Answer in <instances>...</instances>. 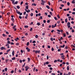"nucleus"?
<instances>
[{"instance_id":"nucleus-1","label":"nucleus","mask_w":75,"mask_h":75,"mask_svg":"<svg viewBox=\"0 0 75 75\" xmlns=\"http://www.w3.org/2000/svg\"><path fill=\"white\" fill-rule=\"evenodd\" d=\"M16 12L17 14H19L20 16H21L22 15V14H23V13H20V12L18 11L17 10H16Z\"/></svg>"},{"instance_id":"nucleus-2","label":"nucleus","mask_w":75,"mask_h":75,"mask_svg":"<svg viewBox=\"0 0 75 75\" xmlns=\"http://www.w3.org/2000/svg\"><path fill=\"white\" fill-rule=\"evenodd\" d=\"M46 65H48V64H49V62H47L46 63H44L43 65L45 66L46 65Z\"/></svg>"},{"instance_id":"nucleus-3","label":"nucleus","mask_w":75,"mask_h":75,"mask_svg":"<svg viewBox=\"0 0 75 75\" xmlns=\"http://www.w3.org/2000/svg\"><path fill=\"white\" fill-rule=\"evenodd\" d=\"M25 11H26V12L27 13H29V12H30V10L28 9V10H27V9H25Z\"/></svg>"},{"instance_id":"nucleus-4","label":"nucleus","mask_w":75,"mask_h":75,"mask_svg":"<svg viewBox=\"0 0 75 75\" xmlns=\"http://www.w3.org/2000/svg\"><path fill=\"white\" fill-rule=\"evenodd\" d=\"M65 46V45H63V46H60V47H61V48H64Z\"/></svg>"},{"instance_id":"nucleus-5","label":"nucleus","mask_w":75,"mask_h":75,"mask_svg":"<svg viewBox=\"0 0 75 75\" xmlns=\"http://www.w3.org/2000/svg\"><path fill=\"white\" fill-rule=\"evenodd\" d=\"M67 26H68V25H71V23H70V22H68L67 23Z\"/></svg>"},{"instance_id":"nucleus-6","label":"nucleus","mask_w":75,"mask_h":75,"mask_svg":"<svg viewBox=\"0 0 75 75\" xmlns=\"http://www.w3.org/2000/svg\"><path fill=\"white\" fill-rule=\"evenodd\" d=\"M12 54L13 56H14V51H13V52H12Z\"/></svg>"},{"instance_id":"nucleus-7","label":"nucleus","mask_w":75,"mask_h":75,"mask_svg":"<svg viewBox=\"0 0 75 75\" xmlns=\"http://www.w3.org/2000/svg\"><path fill=\"white\" fill-rule=\"evenodd\" d=\"M46 7L48 8V9H50V6H49L47 5L46 6Z\"/></svg>"},{"instance_id":"nucleus-8","label":"nucleus","mask_w":75,"mask_h":75,"mask_svg":"<svg viewBox=\"0 0 75 75\" xmlns=\"http://www.w3.org/2000/svg\"><path fill=\"white\" fill-rule=\"evenodd\" d=\"M16 71H17V68H15L14 70V73H16Z\"/></svg>"},{"instance_id":"nucleus-9","label":"nucleus","mask_w":75,"mask_h":75,"mask_svg":"<svg viewBox=\"0 0 75 75\" xmlns=\"http://www.w3.org/2000/svg\"><path fill=\"white\" fill-rule=\"evenodd\" d=\"M67 70L68 71V70H69V66H67Z\"/></svg>"},{"instance_id":"nucleus-10","label":"nucleus","mask_w":75,"mask_h":75,"mask_svg":"<svg viewBox=\"0 0 75 75\" xmlns=\"http://www.w3.org/2000/svg\"><path fill=\"white\" fill-rule=\"evenodd\" d=\"M65 23H67L68 22V19L67 18H66L65 19Z\"/></svg>"},{"instance_id":"nucleus-11","label":"nucleus","mask_w":75,"mask_h":75,"mask_svg":"<svg viewBox=\"0 0 75 75\" xmlns=\"http://www.w3.org/2000/svg\"><path fill=\"white\" fill-rule=\"evenodd\" d=\"M8 61H10V60L8 59H7L6 60V63H7V62H8Z\"/></svg>"},{"instance_id":"nucleus-12","label":"nucleus","mask_w":75,"mask_h":75,"mask_svg":"<svg viewBox=\"0 0 75 75\" xmlns=\"http://www.w3.org/2000/svg\"><path fill=\"white\" fill-rule=\"evenodd\" d=\"M30 45V43L28 42H27V44H26V45H27V46H28V45Z\"/></svg>"},{"instance_id":"nucleus-13","label":"nucleus","mask_w":75,"mask_h":75,"mask_svg":"<svg viewBox=\"0 0 75 75\" xmlns=\"http://www.w3.org/2000/svg\"><path fill=\"white\" fill-rule=\"evenodd\" d=\"M32 6H37V4L34 3V4H32Z\"/></svg>"},{"instance_id":"nucleus-14","label":"nucleus","mask_w":75,"mask_h":75,"mask_svg":"<svg viewBox=\"0 0 75 75\" xmlns=\"http://www.w3.org/2000/svg\"><path fill=\"white\" fill-rule=\"evenodd\" d=\"M67 6H69V5H70V3L69 2H67Z\"/></svg>"},{"instance_id":"nucleus-15","label":"nucleus","mask_w":75,"mask_h":75,"mask_svg":"<svg viewBox=\"0 0 75 75\" xmlns=\"http://www.w3.org/2000/svg\"><path fill=\"white\" fill-rule=\"evenodd\" d=\"M25 63H24V65H23L22 68H23V67H25Z\"/></svg>"},{"instance_id":"nucleus-16","label":"nucleus","mask_w":75,"mask_h":75,"mask_svg":"<svg viewBox=\"0 0 75 75\" xmlns=\"http://www.w3.org/2000/svg\"><path fill=\"white\" fill-rule=\"evenodd\" d=\"M35 37L36 38H38V35H36L35 36Z\"/></svg>"},{"instance_id":"nucleus-17","label":"nucleus","mask_w":75,"mask_h":75,"mask_svg":"<svg viewBox=\"0 0 75 75\" xmlns=\"http://www.w3.org/2000/svg\"><path fill=\"white\" fill-rule=\"evenodd\" d=\"M41 1L42 3H45V1L42 0Z\"/></svg>"},{"instance_id":"nucleus-18","label":"nucleus","mask_w":75,"mask_h":75,"mask_svg":"<svg viewBox=\"0 0 75 75\" xmlns=\"http://www.w3.org/2000/svg\"><path fill=\"white\" fill-rule=\"evenodd\" d=\"M18 72H19V73H21V70L19 69L18 71Z\"/></svg>"},{"instance_id":"nucleus-19","label":"nucleus","mask_w":75,"mask_h":75,"mask_svg":"<svg viewBox=\"0 0 75 75\" xmlns=\"http://www.w3.org/2000/svg\"><path fill=\"white\" fill-rule=\"evenodd\" d=\"M28 6H26V9H27V10L28 9Z\"/></svg>"},{"instance_id":"nucleus-20","label":"nucleus","mask_w":75,"mask_h":75,"mask_svg":"<svg viewBox=\"0 0 75 75\" xmlns=\"http://www.w3.org/2000/svg\"><path fill=\"white\" fill-rule=\"evenodd\" d=\"M16 25H15L13 27V29H15L16 28Z\"/></svg>"},{"instance_id":"nucleus-21","label":"nucleus","mask_w":75,"mask_h":75,"mask_svg":"<svg viewBox=\"0 0 75 75\" xmlns=\"http://www.w3.org/2000/svg\"><path fill=\"white\" fill-rule=\"evenodd\" d=\"M37 25H40V23H38Z\"/></svg>"},{"instance_id":"nucleus-22","label":"nucleus","mask_w":75,"mask_h":75,"mask_svg":"<svg viewBox=\"0 0 75 75\" xmlns=\"http://www.w3.org/2000/svg\"><path fill=\"white\" fill-rule=\"evenodd\" d=\"M15 59H16V57H14L12 58V60H15Z\"/></svg>"},{"instance_id":"nucleus-23","label":"nucleus","mask_w":75,"mask_h":75,"mask_svg":"<svg viewBox=\"0 0 75 75\" xmlns=\"http://www.w3.org/2000/svg\"><path fill=\"white\" fill-rule=\"evenodd\" d=\"M18 3V1H16L15 2L14 4H17Z\"/></svg>"},{"instance_id":"nucleus-24","label":"nucleus","mask_w":75,"mask_h":75,"mask_svg":"<svg viewBox=\"0 0 75 75\" xmlns=\"http://www.w3.org/2000/svg\"><path fill=\"white\" fill-rule=\"evenodd\" d=\"M17 8H18V9H20V6H17Z\"/></svg>"},{"instance_id":"nucleus-25","label":"nucleus","mask_w":75,"mask_h":75,"mask_svg":"<svg viewBox=\"0 0 75 75\" xmlns=\"http://www.w3.org/2000/svg\"><path fill=\"white\" fill-rule=\"evenodd\" d=\"M71 47H74V48L75 47V46H74V45H71Z\"/></svg>"},{"instance_id":"nucleus-26","label":"nucleus","mask_w":75,"mask_h":75,"mask_svg":"<svg viewBox=\"0 0 75 75\" xmlns=\"http://www.w3.org/2000/svg\"><path fill=\"white\" fill-rule=\"evenodd\" d=\"M29 68H30V67H28V68H26L25 69L26 71H28V69H29Z\"/></svg>"},{"instance_id":"nucleus-27","label":"nucleus","mask_w":75,"mask_h":75,"mask_svg":"<svg viewBox=\"0 0 75 75\" xmlns=\"http://www.w3.org/2000/svg\"><path fill=\"white\" fill-rule=\"evenodd\" d=\"M0 49H1V50H3V49H4V47H1Z\"/></svg>"},{"instance_id":"nucleus-28","label":"nucleus","mask_w":75,"mask_h":75,"mask_svg":"<svg viewBox=\"0 0 75 75\" xmlns=\"http://www.w3.org/2000/svg\"><path fill=\"white\" fill-rule=\"evenodd\" d=\"M19 44H20V43H19L18 42L16 43V45H19Z\"/></svg>"},{"instance_id":"nucleus-29","label":"nucleus","mask_w":75,"mask_h":75,"mask_svg":"<svg viewBox=\"0 0 75 75\" xmlns=\"http://www.w3.org/2000/svg\"><path fill=\"white\" fill-rule=\"evenodd\" d=\"M28 26L26 25L24 26L25 28H28Z\"/></svg>"},{"instance_id":"nucleus-30","label":"nucleus","mask_w":75,"mask_h":75,"mask_svg":"<svg viewBox=\"0 0 75 75\" xmlns=\"http://www.w3.org/2000/svg\"><path fill=\"white\" fill-rule=\"evenodd\" d=\"M61 49H58V52H59L60 51H61Z\"/></svg>"},{"instance_id":"nucleus-31","label":"nucleus","mask_w":75,"mask_h":75,"mask_svg":"<svg viewBox=\"0 0 75 75\" xmlns=\"http://www.w3.org/2000/svg\"><path fill=\"white\" fill-rule=\"evenodd\" d=\"M50 20H47V23H50Z\"/></svg>"},{"instance_id":"nucleus-32","label":"nucleus","mask_w":75,"mask_h":75,"mask_svg":"<svg viewBox=\"0 0 75 75\" xmlns=\"http://www.w3.org/2000/svg\"><path fill=\"white\" fill-rule=\"evenodd\" d=\"M52 51H54V48L52 47Z\"/></svg>"},{"instance_id":"nucleus-33","label":"nucleus","mask_w":75,"mask_h":75,"mask_svg":"<svg viewBox=\"0 0 75 75\" xmlns=\"http://www.w3.org/2000/svg\"><path fill=\"white\" fill-rule=\"evenodd\" d=\"M65 49H68V46H66L65 47Z\"/></svg>"},{"instance_id":"nucleus-34","label":"nucleus","mask_w":75,"mask_h":75,"mask_svg":"<svg viewBox=\"0 0 75 75\" xmlns=\"http://www.w3.org/2000/svg\"><path fill=\"white\" fill-rule=\"evenodd\" d=\"M63 35L64 37H66V33H63Z\"/></svg>"},{"instance_id":"nucleus-35","label":"nucleus","mask_w":75,"mask_h":75,"mask_svg":"<svg viewBox=\"0 0 75 75\" xmlns=\"http://www.w3.org/2000/svg\"><path fill=\"white\" fill-rule=\"evenodd\" d=\"M48 67H51V65H50V64H49L48 65Z\"/></svg>"},{"instance_id":"nucleus-36","label":"nucleus","mask_w":75,"mask_h":75,"mask_svg":"<svg viewBox=\"0 0 75 75\" xmlns=\"http://www.w3.org/2000/svg\"><path fill=\"white\" fill-rule=\"evenodd\" d=\"M11 74H13V73H14V70H12L11 71Z\"/></svg>"},{"instance_id":"nucleus-37","label":"nucleus","mask_w":75,"mask_h":75,"mask_svg":"<svg viewBox=\"0 0 75 75\" xmlns=\"http://www.w3.org/2000/svg\"><path fill=\"white\" fill-rule=\"evenodd\" d=\"M9 44H6V45H5V46H6V47H7V46H9Z\"/></svg>"},{"instance_id":"nucleus-38","label":"nucleus","mask_w":75,"mask_h":75,"mask_svg":"<svg viewBox=\"0 0 75 75\" xmlns=\"http://www.w3.org/2000/svg\"><path fill=\"white\" fill-rule=\"evenodd\" d=\"M33 28H30V31H33Z\"/></svg>"},{"instance_id":"nucleus-39","label":"nucleus","mask_w":75,"mask_h":75,"mask_svg":"<svg viewBox=\"0 0 75 75\" xmlns=\"http://www.w3.org/2000/svg\"><path fill=\"white\" fill-rule=\"evenodd\" d=\"M23 4V1H22L21 2V5H22Z\"/></svg>"},{"instance_id":"nucleus-40","label":"nucleus","mask_w":75,"mask_h":75,"mask_svg":"<svg viewBox=\"0 0 75 75\" xmlns=\"http://www.w3.org/2000/svg\"><path fill=\"white\" fill-rule=\"evenodd\" d=\"M19 18L20 19H21V18H22V17H21V16H19Z\"/></svg>"},{"instance_id":"nucleus-41","label":"nucleus","mask_w":75,"mask_h":75,"mask_svg":"<svg viewBox=\"0 0 75 75\" xmlns=\"http://www.w3.org/2000/svg\"><path fill=\"white\" fill-rule=\"evenodd\" d=\"M71 37H72V36L70 35L69 36V37H68V38H71Z\"/></svg>"},{"instance_id":"nucleus-42","label":"nucleus","mask_w":75,"mask_h":75,"mask_svg":"<svg viewBox=\"0 0 75 75\" xmlns=\"http://www.w3.org/2000/svg\"><path fill=\"white\" fill-rule=\"evenodd\" d=\"M50 40H52V41H53V38H50Z\"/></svg>"},{"instance_id":"nucleus-43","label":"nucleus","mask_w":75,"mask_h":75,"mask_svg":"<svg viewBox=\"0 0 75 75\" xmlns=\"http://www.w3.org/2000/svg\"><path fill=\"white\" fill-rule=\"evenodd\" d=\"M11 20H12V21H14V19L13 18H11Z\"/></svg>"},{"instance_id":"nucleus-44","label":"nucleus","mask_w":75,"mask_h":75,"mask_svg":"<svg viewBox=\"0 0 75 75\" xmlns=\"http://www.w3.org/2000/svg\"><path fill=\"white\" fill-rule=\"evenodd\" d=\"M54 19L55 20H57V18L56 17H54Z\"/></svg>"},{"instance_id":"nucleus-45","label":"nucleus","mask_w":75,"mask_h":75,"mask_svg":"<svg viewBox=\"0 0 75 75\" xmlns=\"http://www.w3.org/2000/svg\"><path fill=\"white\" fill-rule=\"evenodd\" d=\"M57 23L58 24H59L60 23V21H57Z\"/></svg>"},{"instance_id":"nucleus-46","label":"nucleus","mask_w":75,"mask_h":75,"mask_svg":"<svg viewBox=\"0 0 75 75\" xmlns=\"http://www.w3.org/2000/svg\"><path fill=\"white\" fill-rule=\"evenodd\" d=\"M30 16H33V13H31L30 14Z\"/></svg>"},{"instance_id":"nucleus-47","label":"nucleus","mask_w":75,"mask_h":75,"mask_svg":"<svg viewBox=\"0 0 75 75\" xmlns=\"http://www.w3.org/2000/svg\"><path fill=\"white\" fill-rule=\"evenodd\" d=\"M5 71H7V68H6L5 69Z\"/></svg>"},{"instance_id":"nucleus-48","label":"nucleus","mask_w":75,"mask_h":75,"mask_svg":"<svg viewBox=\"0 0 75 75\" xmlns=\"http://www.w3.org/2000/svg\"><path fill=\"white\" fill-rule=\"evenodd\" d=\"M74 32H75V30H74L73 29L72 30V33H74Z\"/></svg>"},{"instance_id":"nucleus-49","label":"nucleus","mask_w":75,"mask_h":75,"mask_svg":"<svg viewBox=\"0 0 75 75\" xmlns=\"http://www.w3.org/2000/svg\"><path fill=\"white\" fill-rule=\"evenodd\" d=\"M50 14H51V16H52V12H50Z\"/></svg>"},{"instance_id":"nucleus-50","label":"nucleus","mask_w":75,"mask_h":75,"mask_svg":"<svg viewBox=\"0 0 75 75\" xmlns=\"http://www.w3.org/2000/svg\"><path fill=\"white\" fill-rule=\"evenodd\" d=\"M11 45H14V43L12 42L11 43Z\"/></svg>"},{"instance_id":"nucleus-51","label":"nucleus","mask_w":75,"mask_h":75,"mask_svg":"<svg viewBox=\"0 0 75 75\" xmlns=\"http://www.w3.org/2000/svg\"><path fill=\"white\" fill-rule=\"evenodd\" d=\"M57 17L59 18H60V16H59V15H57Z\"/></svg>"},{"instance_id":"nucleus-52","label":"nucleus","mask_w":75,"mask_h":75,"mask_svg":"<svg viewBox=\"0 0 75 75\" xmlns=\"http://www.w3.org/2000/svg\"><path fill=\"white\" fill-rule=\"evenodd\" d=\"M71 3H73V4H74V3H75V2H74V1H72V2H71Z\"/></svg>"},{"instance_id":"nucleus-53","label":"nucleus","mask_w":75,"mask_h":75,"mask_svg":"<svg viewBox=\"0 0 75 75\" xmlns=\"http://www.w3.org/2000/svg\"><path fill=\"white\" fill-rule=\"evenodd\" d=\"M19 62H20V63H22V60H20V61H19Z\"/></svg>"},{"instance_id":"nucleus-54","label":"nucleus","mask_w":75,"mask_h":75,"mask_svg":"<svg viewBox=\"0 0 75 75\" xmlns=\"http://www.w3.org/2000/svg\"><path fill=\"white\" fill-rule=\"evenodd\" d=\"M10 51V49L8 50H7V51L6 52H9V51Z\"/></svg>"},{"instance_id":"nucleus-55","label":"nucleus","mask_w":75,"mask_h":75,"mask_svg":"<svg viewBox=\"0 0 75 75\" xmlns=\"http://www.w3.org/2000/svg\"><path fill=\"white\" fill-rule=\"evenodd\" d=\"M57 62V60H55L54 61V63Z\"/></svg>"},{"instance_id":"nucleus-56","label":"nucleus","mask_w":75,"mask_h":75,"mask_svg":"<svg viewBox=\"0 0 75 75\" xmlns=\"http://www.w3.org/2000/svg\"><path fill=\"white\" fill-rule=\"evenodd\" d=\"M28 61H30V58H28Z\"/></svg>"},{"instance_id":"nucleus-57","label":"nucleus","mask_w":75,"mask_h":75,"mask_svg":"<svg viewBox=\"0 0 75 75\" xmlns=\"http://www.w3.org/2000/svg\"><path fill=\"white\" fill-rule=\"evenodd\" d=\"M6 40L7 41H9V40H10V38H7Z\"/></svg>"},{"instance_id":"nucleus-58","label":"nucleus","mask_w":75,"mask_h":75,"mask_svg":"<svg viewBox=\"0 0 75 75\" xmlns=\"http://www.w3.org/2000/svg\"><path fill=\"white\" fill-rule=\"evenodd\" d=\"M41 4L42 5H44V3H43L42 2L41 3Z\"/></svg>"},{"instance_id":"nucleus-59","label":"nucleus","mask_w":75,"mask_h":75,"mask_svg":"<svg viewBox=\"0 0 75 75\" xmlns=\"http://www.w3.org/2000/svg\"><path fill=\"white\" fill-rule=\"evenodd\" d=\"M50 69V70H52L53 69L52 67H50L49 68Z\"/></svg>"},{"instance_id":"nucleus-60","label":"nucleus","mask_w":75,"mask_h":75,"mask_svg":"<svg viewBox=\"0 0 75 75\" xmlns=\"http://www.w3.org/2000/svg\"><path fill=\"white\" fill-rule=\"evenodd\" d=\"M57 31L58 32H61V30H58V29H57Z\"/></svg>"},{"instance_id":"nucleus-61","label":"nucleus","mask_w":75,"mask_h":75,"mask_svg":"<svg viewBox=\"0 0 75 75\" xmlns=\"http://www.w3.org/2000/svg\"><path fill=\"white\" fill-rule=\"evenodd\" d=\"M7 42H8V44H10V41H8Z\"/></svg>"},{"instance_id":"nucleus-62","label":"nucleus","mask_w":75,"mask_h":75,"mask_svg":"<svg viewBox=\"0 0 75 75\" xmlns=\"http://www.w3.org/2000/svg\"><path fill=\"white\" fill-rule=\"evenodd\" d=\"M57 23H55L54 25V27H56V26H57Z\"/></svg>"},{"instance_id":"nucleus-63","label":"nucleus","mask_w":75,"mask_h":75,"mask_svg":"<svg viewBox=\"0 0 75 75\" xmlns=\"http://www.w3.org/2000/svg\"><path fill=\"white\" fill-rule=\"evenodd\" d=\"M2 35H3V37H5L6 36V35L4 34Z\"/></svg>"},{"instance_id":"nucleus-64","label":"nucleus","mask_w":75,"mask_h":75,"mask_svg":"<svg viewBox=\"0 0 75 75\" xmlns=\"http://www.w3.org/2000/svg\"><path fill=\"white\" fill-rule=\"evenodd\" d=\"M36 42L35 40H34L33 42V43H35Z\"/></svg>"}]
</instances>
